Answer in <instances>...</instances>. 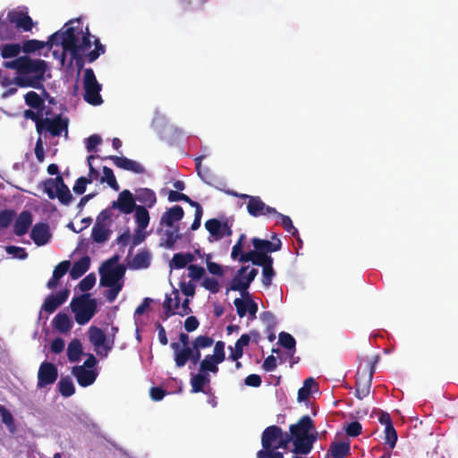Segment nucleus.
I'll return each mask as SVG.
<instances>
[{
  "label": "nucleus",
  "mask_w": 458,
  "mask_h": 458,
  "mask_svg": "<svg viewBox=\"0 0 458 458\" xmlns=\"http://www.w3.org/2000/svg\"><path fill=\"white\" fill-rule=\"evenodd\" d=\"M1 56L4 59L17 58L21 52V47L19 43H9L0 47Z\"/></svg>",
  "instance_id": "e433bc0d"
},
{
  "label": "nucleus",
  "mask_w": 458,
  "mask_h": 458,
  "mask_svg": "<svg viewBox=\"0 0 458 458\" xmlns=\"http://www.w3.org/2000/svg\"><path fill=\"white\" fill-rule=\"evenodd\" d=\"M210 383V377L208 374L199 372L193 375L191 378V393H199L203 391L204 386Z\"/></svg>",
  "instance_id": "f704fd0d"
},
{
  "label": "nucleus",
  "mask_w": 458,
  "mask_h": 458,
  "mask_svg": "<svg viewBox=\"0 0 458 458\" xmlns=\"http://www.w3.org/2000/svg\"><path fill=\"white\" fill-rule=\"evenodd\" d=\"M242 298H236L233 304L236 308V312L240 318H243L248 313L247 304L249 299V293H242Z\"/></svg>",
  "instance_id": "a18cd8bd"
},
{
  "label": "nucleus",
  "mask_w": 458,
  "mask_h": 458,
  "mask_svg": "<svg viewBox=\"0 0 458 458\" xmlns=\"http://www.w3.org/2000/svg\"><path fill=\"white\" fill-rule=\"evenodd\" d=\"M70 267L71 262L69 260H64L55 267L53 275L61 279L67 273Z\"/></svg>",
  "instance_id": "69168bd1"
},
{
  "label": "nucleus",
  "mask_w": 458,
  "mask_h": 458,
  "mask_svg": "<svg viewBox=\"0 0 458 458\" xmlns=\"http://www.w3.org/2000/svg\"><path fill=\"white\" fill-rule=\"evenodd\" d=\"M272 216H276L278 218H280L281 225L284 227V229L289 233H291L293 236L296 237L299 234L298 230L293 225V221L290 216L283 215L279 212H277V214H273Z\"/></svg>",
  "instance_id": "49530a36"
},
{
  "label": "nucleus",
  "mask_w": 458,
  "mask_h": 458,
  "mask_svg": "<svg viewBox=\"0 0 458 458\" xmlns=\"http://www.w3.org/2000/svg\"><path fill=\"white\" fill-rule=\"evenodd\" d=\"M215 359L216 362H223L225 359V343L222 341H217L215 344L214 354L211 355Z\"/></svg>",
  "instance_id": "4d7b16f0"
},
{
  "label": "nucleus",
  "mask_w": 458,
  "mask_h": 458,
  "mask_svg": "<svg viewBox=\"0 0 458 458\" xmlns=\"http://www.w3.org/2000/svg\"><path fill=\"white\" fill-rule=\"evenodd\" d=\"M90 258L89 256H83L79 260L73 263L71 270L70 276L72 279H78L82 276L89 268Z\"/></svg>",
  "instance_id": "7c9ffc66"
},
{
  "label": "nucleus",
  "mask_w": 458,
  "mask_h": 458,
  "mask_svg": "<svg viewBox=\"0 0 458 458\" xmlns=\"http://www.w3.org/2000/svg\"><path fill=\"white\" fill-rule=\"evenodd\" d=\"M205 227L215 241H219L225 236L232 235L233 232L227 221L221 222L216 218L206 221Z\"/></svg>",
  "instance_id": "4468645a"
},
{
  "label": "nucleus",
  "mask_w": 458,
  "mask_h": 458,
  "mask_svg": "<svg viewBox=\"0 0 458 458\" xmlns=\"http://www.w3.org/2000/svg\"><path fill=\"white\" fill-rule=\"evenodd\" d=\"M184 211L181 206L175 205L168 208L161 216L160 223L168 227H174V222L182 219Z\"/></svg>",
  "instance_id": "a878e982"
},
{
  "label": "nucleus",
  "mask_w": 458,
  "mask_h": 458,
  "mask_svg": "<svg viewBox=\"0 0 458 458\" xmlns=\"http://www.w3.org/2000/svg\"><path fill=\"white\" fill-rule=\"evenodd\" d=\"M187 266L185 256L183 252H178L174 254L173 259L170 262V267L175 269H182Z\"/></svg>",
  "instance_id": "13d9d810"
},
{
  "label": "nucleus",
  "mask_w": 458,
  "mask_h": 458,
  "mask_svg": "<svg viewBox=\"0 0 458 458\" xmlns=\"http://www.w3.org/2000/svg\"><path fill=\"white\" fill-rule=\"evenodd\" d=\"M260 318L267 324V331L275 330L276 322L274 315L270 311H264L260 314Z\"/></svg>",
  "instance_id": "0e129e2a"
},
{
  "label": "nucleus",
  "mask_w": 458,
  "mask_h": 458,
  "mask_svg": "<svg viewBox=\"0 0 458 458\" xmlns=\"http://www.w3.org/2000/svg\"><path fill=\"white\" fill-rule=\"evenodd\" d=\"M72 374L76 377L81 386L87 387L94 384L98 372L97 369H85V366H74L72 369Z\"/></svg>",
  "instance_id": "f3484780"
},
{
  "label": "nucleus",
  "mask_w": 458,
  "mask_h": 458,
  "mask_svg": "<svg viewBox=\"0 0 458 458\" xmlns=\"http://www.w3.org/2000/svg\"><path fill=\"white\" fill-rule=\"evenodd\" d=\"M110 231L105 225L95 224L92 228L91 237L97 243H103L109 238Z\"/></svg>",
  "instance_id": "4c0bfd02"
},
{
  "label": "nucleus",
  "mask_w": 458,
  "mask_h": 458,
  "mask_svg": "<svg viewBox=\"0 0 458 458\" xmlns=\"http://www.w3.org/2000/svg\"><path fill=\"white\" fill-rule=\"evenodd\" d=\"M136 200L143 203L148 208H152L157 202L156 193L148 188L136 191Z\"/></svg>",
  "instance_id": "72a5a7b5"
},
{
  "label": "nucleus",
  "mask_w": 458,
  "mask_h": 458,
  "mask_svg": "<svg viewBox=\"0 0 458 458\" xmlns=\"http://www.w3.org/2000/svg\"><path fill=\"white\" fill-rule=\"evenodd\" d=\"M273 239H276V242H270L268 240H263L259 238H253L251 240V243L257 252L268 255V253L278 251L282 248L281 241L276 238L275 234Z\"/></svg>",
  "instance_id": "aec40b11"
},
{
  "label": "nucleus",
  "mask_w": 458,
  "mask_h": 458,
  "mask_svg": "<svg viewBox=\"0 0 458 458\" xmlns=\"http://www.w3.org/2000/svg\"><path fill=\"white\" fill-rule=\"evenodd\" d=\"M362 426L358 421H352L349 423L345 428L346 434L349 437H357L361 433Z\"/></svg>",
  "instance_id": "774afa93"
},
{
  "label": "nucleus",
  "mask_w": 458,
  "mask_h": 458,
  "mask_svg": "<svg viewBox=\"0 0 458 458\" xmlns=\"http://www.w3.org/2000/svg\"><path fill=\"white\" fill-rule=\"evenodd\" d=\"M102 139L98 134L90 135L86 141V148L89 152H96L98 145L101 144Z\"/></svg>",
  "instance_id": "e2e57ef3"
},
{
  "label": "nucleus",
  "mask_w": 458,
  "mask_h": 458,
  "mask_svg": "<svg viewBox=\"0 0 458 458\" xmlns=\"http://www.w3.org/2000/svg\"><path fill=\"white\" fill-rule=\"evenodd\" d=\"M0 414L2 422L11 430H14V419L13 414L3 405L0 406Z\"/></svg>",
  "instance_id": "864d4df0"
},
{
  "label": "nucleus",
  "mask_w": 458,
  "mask_h": 458,
  "mask_svg": "<svg viewBox=\"0 0 458 458\" xmlns=\"http://www.w3.org/2000/svg\"><path fill=\"white\" fill-rule=\"evenodd\" d=\"M84 100L93 106H99L103 99L99 94L101 85L98 82L92 69L88 68L84 72Z\"/></svg>",
  "instance_id": "6e6552de"
},
{
  "label": "nucleus",
  "mask_w": 458,
  "mask_h": 458,
  "mask_svg": "<svg viewBox=\"0 0 458 458\" xmlns=\"http://www.w3.org/2000/svg\"><path fill=\"white\" fill-rule=\"evenodd\" d=\"M217 364H219V362L215 361L211 354H208L200 361L199 372L204 374H207V372L216 373L218 371Z\"/></svg>",
  "instance_id": "37998d69"
},
{
  "label": "nucleus",
  "mask_w": 458,
  "mask_h": 458,
  "mask_svg": "<svg viewBox=\"0 0 458 458\" xmlns=\"http://www.w3.org/2000/svg\"><path fill=\"white\" fill-rule=\"evenodd\" d=\"M71 309L75 315V321L79 325H85L94 317L97 311V301L90 299L89 293H84L72 299Z\"/></svg>",
  "instance_id": "20e7f679"
},
{
  "label": "nucleus",
  "mask_w": 458,
  "mask_h": 458,
  "mask_svg": "<svg viewBox=\"0 0 458 458\" xmlns=\"http://www.w3.org/2000/svg\"><path fill=\"white\" fill-rule=\"evenodd\" d=\"M202 286L212 293H217L220 291L219 283L214 277H206L202 282Z\"/></svg>",
  "instance_id": "bf43d9fd"
},
{
  "label": "nucleus",
  "mask_w": 458,
  "mask_h": 458,
  "mask_svg": "<svg viewBox=\"0 0 458 458\" xmlns=\"http://www.w3.org/2000/svg\"><path fill=\"white\" fill-rule=\"evenodd\" d=\"M82 355V346L78 339H73L67 347V357L71 362H77Z\"/></svg>",
  "instance_id": "c9c22d12"
},
{
  "label": "nucleus",
  "mask_w": 458,
  "mask_h": 458,
  "mask_svg": "<svg viewBox=\"0 0 458 458\" xmlns=\"http://www.w3.org/2000/svg\"><path fill=\"white\" fill-rule=\"evenodd\" d=\"M89 338L90 343L97 348L103 347L106 352L107 338L106 334L101 328L97 327H90L89 329ZM106 356L107 353L106 352Z\"/></svg>",
  "instance_id": "c756f323"
},
{
  "label": "nucleus",
  "mask_w": 458,
  "mask_h": 458,
  "mask_svg": "<svg viewBox=\"0 0 458 458\" xmlns=\"http://www.w3.org/2000/svg\"><path fill=\"white\" fill-rule=\"evenodd\" d=\"M15 216V212L12 209H4L0 211V231L7 228Z\"/></svg>",
  "instance_id": "de8ad7c7"
},
{
  "label": "nucleus",
  "mask_w": 458,
  "mask_h": 458,
  "mask_svg": "<svg viewBox=\"0 0 458 458\" xmlns=\"http://www.w3.org/2000/svg\"><path fill=\"white\" fill-rule=\"evenodd\" d=\"M5 251L8 254L13 255L20 259H24L28 257V253L25 251V250L18 246H7L5 248Z\"/></svg>",
  "instance_id": "338daca9"
},
{
  "label": "nucleus",
  "mask_w": 458,
  "mask_h": 458,
  "mask_svg": "<svg viewBox=\"0 0 458 458\" xmlns=\"http://www.w3.org/2000/svg\"><path fill=\"white\" fill-rule=\"evenodd\" d=\"M101 182H106L114 191H116L120 188L113 170L108 166L103 167V176L101 178Z\"/></svg>",
  "instance_id": "c03bdc74"
},
{
  "label": "nucleus",
  "mask_w": 458,
  "mask_h": 458,
  "mask_svg": "<svg viewBox=\"0 0 458 458\" xmlns=\"http://www.w3.org/2000/svg\"><path fill=\"white\" fill-rule=\"evenodd\" d=\"M188 270H189V276L192 280H199L205 275V269H204V267H202L200 266L190 264L188 266Z\"/></svg>",
  "instance_id": "680f3d73"
},
{
  "label": "nucleus",
  "mask_w": 458,
  "mask_h": 458,
  "mask_svg": "<svg viewBox=\"0 0 458 458\" xmlns=\"http://www.w3.org/2000/svg\"><path fill=\"white\" fill-rule=\"evenodd\" d=\"M214 343V339L208 335H199L192 342V346L195 349L201 350L210 347Z\"/></svg>",
  "instance_id": "3c124183"
},
{
  "label": "nucleus",
  "mask_w": 458,
  "mask_h": 458,
  "mask_svg": "<svg viewBox=\"0 0 458 458\" xmlns=\"http://www.w3.org/2000/svg\"><path fill=\"white\" fill-rule=\"evenodd\" d=\"M135 221L138 227L147 228L149 224V214L143 206H138L135 209Z\"/></svg>",
  "instance_id": "79ce46f5"
},
{
  "label": "nucleus",
  "mask_w": 458,
  "mask_h": 458,
  "mask_svg": "<svg viewBox=\"0 0 458 458\" xmlns=\"http://www.w3.org/2000/svg\"><path fill=\"white\" fill-rule=\"evenodd\" d=\"M62 47L64 52H69L72 59L75 61L76 67L78 70H81L84 67V57L82 55L83 53L76 51L74 47V40L72 36L71 35V31L67 32L66 39L64 42H62Z\"/></svg>",
  "instance_id": "5701e85b"
},
{
  "label": "nucleus",
  "mask_w": 458,
  "mask_h": 458,
  "mask_svg": "<svg viewBox=\"0 0 458 458\" xmlns=\"http://www.w3.org/2000/svg\"><path fill=\"white\" fill-rule=\"evenodd\" d=\"M53 327L55 329L62 334L69 332L72 327V323L69 316L65 313H58L52 320Z\"/></svg>",
  "instance_id": "473e14b6"
},
{
  "label": "nucleus",
  "mask_w": 458,
  "mask_h": 458,
  "mask_svg": "<svg viewBox=\"0 0 458 458\" xmlns=\"http://www.w3.org/2000/svg\"><path fill=\"white\" fill-rule=\"evenodd\" d=\"M249 267V266H242L238 269L236 275L230 283V286L226 291L227 293L229 291H239L241 294L249 293L248 288L259 273L258 269L251 268L249 273L246 274Z\"/></svg>",
  "instance_id": "1a4fd4ad"
},
{
  "label": "nucleus",
  "mask_w": 458,
  "mask_h": 458,
  "mask_svg": "<svg viewBox=\"0 0 458 458\" xmlns=\"http://www.w3.org/2000/svg\"><path fill=\"white\" fill-rule=\"evenodd\" d=\"M181 303L180 293L177 289H174L170 295H165V300L163 303L165 310V318H168L176 315V310H179Z\"/></svg>",
  "instance_id": "b1692460"
},
{
  "label": "nucleus",
  "mask_w": 458,
  "mask_h": 458,
  "mask_svg": "<svg viewBox=\"0 0 458 458\" xmlns=\"http://www.w3.org/2000/svg\"><path fill=\"white\" fill-rule=\"evenodd\" d=\"M33 216L29 210L21 211L17 216L13 225V233L17 236H22L27 233L32 225Z\"/></svg>",
  "instance_id": "4be33fe9"
},
{
  "label": "nucleus",
  "mask_w": 458,
  "mask_h": 458,
  "mask_svg": "<svg viewBox=\"0 0 458 458\" xmlns=\"http://www.w3.org/2000/svg\"><path fill=\"white\" fill-rule=\"evenodd\" d=\"M8 19L10 22L15 23L16 27L23 31H30L32 30L33 21L31 17L22 12L10 13Z\"/></svg>",
  "instance_id": "bb28decb"
},
{
  "label": "nucleus",
  "mask_w": 458,
  "mask_h": 458,
  "mask_svg": "<svg viewBox=\"0 0 458 458\" xmlns=\"http://www.w3.org/2000/svg\"><path fill=\"white\" fill-rule=\"evenodd\" d=\"M95 49L89 52L87 55V59L89 63L95 62L100 55L104 54L106 51V47L104 45L101 44L100 40L98 38H96L94 41Z\"/></svg>",
  "instance_id": "8fccbe9b"
},
{
  "label": "nucleus",
  "mask_w": 458,
  "mask_h": 458,
  "mask_svg": "<svg viewBox=\"0 0 458 458\" xmlns=\"http://www.w3.org/2000/svg\"><path fill=\"white\" fill-rule=\"evenodd\" d=\"M278 338L279 344L285 349L293 350L295 348L296 342L292 335L286 332H281Z\"/></svg>",
  "instance_id": "603ef678"
},
{
  "label": "nucleus",
  "mask_w": 458,
  "mask_h": 458,
  "mask_svg": "<svg viewBox=\"0 0 458 458\" xmlns=\"http://www.w3.org/2000/svg\"><path fill=\"white\" fill-rule=\"evenodd\" d=\"M58 377V369L56 366L48 361H43L38 371V388H44L54 384Z\"/></svg>",
  "instance_id": "ddd939ff"
},
{
  "label": "nucleus",
  "mask_w": 458,
  "mask_h": 458,
  "mask_svg": "<svg viewBox=\"0 0 458 458\" xmlns=\"http://www.w3.org/2000/svg\"><path fill=\"white\" fill-rule=\"evenodd\" d=\"M44 191L47 194L50 199L55 198L65 206H68L73 199V197L64 183V179L61 175H57L55 178H47L43 182Z\"/></svg>",
  "instance_id": "423d86ee"
},
{
  "label": "nucleus",
  "mask_w": 458,
  "mask_h": 458,
  "mask_svg": "<svg viewBox=\"0 0 458 458\" xmlns=\"http://www.w3.org/2000/svg\"><path fill=\"white\" fill-rule=\"evenodd\" d=\"M135 200L136 198L129 190H123L119 193L117 200L112 202V208H118L122 213L129 215L138 207Z\"/></svg>",
  "instance_id": "dca6fc26"
},
{
  "label": "nucleus",
  "mask_w": 458,
  "mask_h": 458,
  "mask_svg": "<svg viewBox=\"0 0 458 458\" xmlns=\"http://www.w3.org/2000/svg\"><path fill=\"white\" fill-rule=\"evenodd\" d=\"M375 372L374 363L368 362L364 367L359 366L356 372L355 396L362 400L370 391L371 382Z\"/></svg>",
  "instance_id": "0eeeda50"
},
{
  "label": "nucleus",
  "mask_w": 458,
  "mask_h": 458,
  "mask_svg": "<svg viewBox=\"0 0 458 458\" xmlns=\"http://www.w3.org/2000/svg\"><path fill=\"white\" fill-rule=\"evenodd\" d=\"M318 440V432L315 430L309 431L301 443L296 444V448H293L292 452L295 454H309L314 443Z\"/></svg>",
  "instance_id": "393cba45"
},
{
  "label": "nucleus",
  "mask_w": 458,
  "mask_h": 458,
  "mask_svg": "<svg viewBox=\"0 0 458 458\" xmlns=\"http://www.w3.org/2000/svg\"><path fill=\"white\" fill-rule=\"evenodd\" d=\"M60 394L64 397H70L75 393V386L72 378L68 376L61 377L58 382Z\"/></svg>",
  "instance_id": "ea45409f"
},
{
  "label": "nucleus",
  "mask_w": 458,
  "mask_h": 458,
  "mask_svg": "<svg viewBox=\"0 0 458 458\" xmlns=\"http://www.w3.org/2000/svg\"><path fill=\"white\" fill-rule=\"evenodd\" d=\"M289 430L292 435L293 448H296V444L301 443L309 431L315 430V426L310 417L304 415L296 424L290 425Z\"/></svg>",
  "instance_id": "f8f14e48"
},
{
  "label": "nucleus",
  "mask_w": 458,
  "mask_h": 458,
  "mask_svg": "<svg viewBox=\"0 0 458 458\" xmlns=\"http://www.w3.org/2000/svg\"><path fill=\"white\" fill-rule=\"evenodd\" d=\"M70 31L74 40V47L76 48V51L84 53L91 47V35L89 33L88 27H86L85 31H83L82 29H81V30L78 31L74 27H68L64 30H59L53 33L50 36V40L54 41L55 39H58L59 45L62 46V42H64V40L66 39L67 32Z\"/></svg>",
  "instance_id": "39448f33"
},
{
  "label": "nucleus",
  "mask_w": 458,
  "mask_h": 458,
  "mask_svg": "<svg viewBox=\"0 0 458 458\" xmlns=\"http://www.w3.org/2000/svg\"><path fill=\"white\" fill-rule=\"evenodd\" d=\"M95 284L96 276L94 273H90L79 283L78 287L81 292H88L93 288Z\"/></svg>",
  "instance_id": "5fc2aeb1"
},
{
  "label": "nucleus",
  "mask_w": 458,
  "mask_h": 458,
  "mask_svg": "<svg viewBox=\"0 0 458 458\" xmlns=\"http://www.w3.org/2000/svg\"><path fill=\"white\" fill-rule=\"evenodd\" d=\"M385 434L386 443L388 444L391 448H394L397 442V432L394 425L388 428H385Z\"/></svg>",
  "instance_id": "052dcab7"
},
{
  "label": "nucleus",
  "mask_w": 458,
  "mask_h": 458,
  "mask_svg": "<svg viewBox=\"0 0 458 458\" xmlns=\"http://www.w3.org/2000/svg\"><path fill=\"white\" fill-rule=\"evenodd\" d=\"M118 259V255H114L105 261L99 268L101 286H115L117 284L123 285V278L125 275L126 268L122 264L114 266Z\"/></svg>",
  "instance_id": "7ed1b4c3"
},
{
  "label": "nucleus",
  "mask_w": 458,
  "mask_h": 458,
  "mask_svg": "<svg viewBox=\"0 0 458 458\" xmlns=\"http://www.w3.org/2000/svg\"><path fill=\"white\" fill-rule=\"evenodd\" d=\"M30 237L37 246L47 244L50 238L51 233L47 223H37L31 229Z\"/></svg>",
  "instance_id": "412c9836"
},
{
  "label": "nucleus",
  "mask_w": 458,
  "mask_h": 458,
  "mask_svg": "<svg viewBox=\"0 0 458 458\" xmlns=\"http://www.w3.org/2000/svg\"><path fill=\"white\" fill-rule=\"evenodd\" d=\"M181 238L182 234L180 233L179 225L166 229L164 233V242L161 243V246L172 250L174 248L176 242Z\"/></svg>",
  "instance_id": "2f4dec72"
},
{
  "label": "nucleus",
  "mask_w": 458,
  "mask_h": 458,
  "mask_svg": "<svg viewBox=\"0 0 458 458\" xmlns=\"http://www.w3.org/2000/svg\"><path fill=\"white\" fill-rule=\"evenodd\" d=\"M69 294L70 291L68 289H64L60 291L55 295H48L42 305V310H44L48 314H52L59 306L66 301Z\"/></svg>",
  "instance_id": "6ab92c4d"
},
{
  "label": "nucleus",
  "mask_w": 458,
  "mask_h": 458,
  "mask_svg": "<svg viewBox=\"0 0 458 458\" xmlns=\"http://www.w3.org/2000/svg\"><path fill=\"white\" fill-rule=\"evenodd\" d=\"M59 45L58 39H55L54 41L50 40V37L48 38V40L47 42L40 41L38 39H29L23 41L21 47V51H23L25 54H31L36 51H39L43 49L45 47L48 46L50 48L54 46Z\"/></svg>",
  "instance_id": "cd10ccee"
},
{
  "label": "nucleus",
  "mask_w": 458,
  "mask_h": 458,
  "mask_svg": "<svg viewBox=\"0 0 458 458\" xmlns=\"http://www.w3.org/2000/svg\"><path fill=\"white\" fill-rule=\"evenodd\" d=\"M4 66L16 71L18 76L15 78V83L19 87L42 89L47 94L43 82L46 80L45 73L48 66L45 60L32 59L25 55L12 61L4 62Z\"/></svg>",
  "instance_id": "f257e3e1"
},
{
  "label": "nucleus",
  "mask_w": 458,
  "mask_h": 458,
  "mask_svg": "<svg viewBox=\"0 0 458 458\" xmlns=\"http://www.w3.org/2000/svg\"><path fill=\"white\" fill-rule=\"evenodd\" d=\"M106 158L113 161V163L119 168L134 174H145L146 170L139 162L131 160L126 157L109 156Z\"/></svg>",
  "instance_id": "a211bd4d"
},
{
  "label": "nucleus",
  "mask_w": 458,
  "mask_h": 458,
  "mask_svg": "<svg viewBox=\"0 0 458 458\" xmlns=\"http://www.w3.org/2000/svg\"><path fill=\"white\" fill-rule=\"evenodd\" d=\"M68 130V119L63 118L61 114L56 115L55 118H44L38 124V133L42 134L43 131L49 132L53 137H57L62 134L63 131L67 132Z\"/></svg>",
  "instance_id": "9b49d317"
},
{
  "label": "nucleus",
  "mask_w": 458,
  "mask_h": 458,
  "mask_svg": "<svg viewBox=\"0 0 458 458\" xmlns=\"http://www.w3.org/2000/svg\"><path fill=\"white\" fill-rule=\"evenodd\" d=\"M276 272L273 268V262L267 264L262 267V284L268 287L272 284L273 277L275 276Z\"/></svg>",
  "instance_id": "09e8293b"
},
{
  "label": "nucleus",
  "mask_w": 458,
  "mask_h": 458,
  "mask_svg": "<svg viewBox=\"0 0 458 458\" xmlns=\"http://www.w3.org/2000/svg\"><path fill=\"white\" fill-rule=\"evenodd\" d=\"M247 211L251 216L254 217H259L261 216L270 217L273 214H277V211L275 208L266 205V203L259 196L250 198V201L247 203Z\"/></svg>",
  "instance_id": "2eb2a0df"
},
{
  "label": "nucleus",
  "mask_w": 458,
  "mask_h": 458,
  "mask_svg": "<svg viewBox=\"0 0 458 458\" xmlns=\"http://www.w3.org/2000/svg\"><path fill=\"white\" fill-rule=\"evenodd\" d=\"M281 428L272 425L267 427L261 435L262 449L258 451L257 458H284V453L278 451Z\"/></svg>",
  "instance_id": "f03ea898"
},
{
  "label": "nucleus",
  "mask_w": 458,
  "mask_h": 458,
  "mask_svg": "<svg viewBox=\"0 0 458 458\" xmlns=\"http://www.w3.org/2000/svg\"><path fill=\"white\" fill-rule=\"evenodd\" d=\"M351 453V445L349 442H332L327 451V456L333 458H346Z\"/></svg>",
  "instance_id": "c85d7f7f"
},
{
  "label": "nucleus",
  "mask_w": 458,
  "mask_h": 458,
  "mask_svg": "<svg viewBox=\"0 0 458 458\" xmlns=\"http://www.w3.org/2000/svg\"><path fill=\"white\" fill-rule=\"evenodd\" d=\"M170 346L174 352V362L178 368L184 367L188 360L196 365L200 360V350L193 346L181 348L180 344L176 342H173Z\"/></svg>",
  "instance_id": "9d476101"
},
{
  "label": "nucleus",
  "mask_w": 458,
  "mask_h": 458,
  "mask_svg": "<svg viewBox=\"0 0 458 458\" xmlns=\"http://www.w3.org/2000/svg\"><path fill=\"white\" fill-rule=\"evenodd\" d=\"M150 265V254L147 250L137 253L132 259L131 267L135 269L147 268Z\"/></svg>",
  "instance_id": "a19ab883"
},
{
  "label": "nucleus",
  "mask_w": 458,
  "mask_h": 458,
  "mask_svg": "<svg viewBox=\"0 0 458 458\" xmlns=\"http://www.w3.org/2000/svg\"><path fill=\"white\" fill-rule=\"evenodd\" d=\"M25 103L31 108L42 111L45 106L44 99L35 91H29L24 96Z\"/></svg>",
  "instance_id": "58836bf2"
},
{
  "label": "nucleus",
  "mask_w": 458,
  "mask_h": 458,
  "mask_svg": "<svg viewBox=\"0 0 458 458\" xmlns=\"http://www.w3.org/2000/svg\"><path fill=\"white\" fill-rule=\"evenodd\" d=\"M91 182H92V178H87L84 176L79 177L76 180L72 190L75 193L81 195L86 191L87 184H89Z\"/></svg>",
  "instance_id": "6e6d98bb"
}]
</instances>
